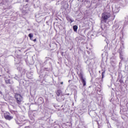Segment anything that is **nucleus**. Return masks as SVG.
<instances>
[{
  "mask_svg": "<svg viewBox=\"0 0 128 128\" xmlns=\"http://www.w3.org/2000/svg\"><path fill=\"white\" fill-rule=\"evenodd\" d=\"M78 76L80 78V80H82V82L83 84V86H86V79L84 78V74H82V71H80V73L77 72Z\"/></svg>",
  "mask_w": 128,
  "mask_h": 128,
  "instance_id": "f257e3e1",
  "label": "nucleus"
},
{
  "mask_svg": "<svg viewBox=\"0 0 128 128\" xmlns=\"http://www.w3.org/2000/svg\"><path fill=\"white\" fill-rule=\"evenodd\" d=\"M110 18V14H102V21L104 22H106V20H108Z\"/></svg>",
  "mask_w": 128,
  "mask_h": 128,
  "instance_id": "f03ea898",
  "label": "nucleus"
},
{
  "mask_svg": "<svg viewBox=\"0 0 128 128\" xmlns=\"http://www.w3.org/2000/svg\"><path fill=\"white\" fill-rule=\"evenodd\" d=\"M15 98H16L17 100L18 104H20L22 102V96L18 94L15 96Z\"/></svg>",
  "mask_w": 128,
  "mask_h": 128,
  "instance_id": "7ed1b4c3",
  "label": "nucleus"
},
{
  "mask_svg": "<svg viewBox=\"0 0 128 128\" xmlns=\"http://www.w3.org/2000/svg\"><path fill=\"white\" fill-rule=\"evenodd\" d=\"M4 118L6 120H12L13 117L10 116V114L9 112H6L4 114Z\"/></svg>",
  "mask_w": 128,
  "mask_h": 128,
  "instance_id": "20e7f679",
  "label": "nucleus"
},
{
  "mask_svg": "<svg viewBox=\"0 0 128 128\" xmlns=\"http://www.w3.org/2000/svg\"><path fill=\"white\" fill-rule=\"evenodd\" d=\"M56 92L57 96H60L62 94V92L60 90H58Z\"/></svg>",
  "mask_w": 128,
  "mask_h": 128,
  "instance_id": "39448f33",
  "label": "nucleus"
},
{
  "mask_svg": "<svg viewBox=\"0 0 128 128\" xmlns=\"http://www.w3.org/2000/svg\"><path fill=\"white\" fill-rule=\"evenodd\" d=\"M66 18L68 22H70V24H72V22H74V20H72L70 17L69 16H66Z\"/></svg>",
  "mask_w": 128,
  "mask_h": 128,
  "instance_id": "423d86ee",
  "label": "nucleus"
},
{
  "mask_svg": "<svg viewBox=\"0 0 128 128\" xmlns=\"http://www.w3.org/2000/svg\"><path fill=\"white\" fill-rule=\"evenodd\" d=\"M78 26L75 25L73 26V30L76 32H78Z\"/></svg>",
  "mask_w": 128,
  "mask_h": 128,
  "instance_id": "0eeeda50",
  "label": "nucleus"
},
{
  "mask_svg": "<svg viewBox=\"0 0 128 128\" xmlns=\"http://www.w3.org/2000/svg\"><path fill=\"white\" fill-rule=\"evenodd\" d=\"M5 82H6V84H12V82H10V80H6Z\"/></svg>",
  "mask_w": 128,
  "mask_h": 128,
  "instance_id": "6e6552de",
  "label": "nucleus"
},
{
  "mask_svg": "<svg viewBox=\"0 0 128 128\" xmlns=\"http://www.w3.org/2000/svg\"><path fill=\"white\" fill-rule=\"evenodd\" d=\"M21 122H22V120L20 121V120H18L16 121V123L18 124H20Z\"/></svg>",
  "mask_w": 128,
  "mask_h": 128,
  "instance_id": "1a4fd4ad",
  "label": "nucleus"
},
{
  "mask_svg": "<svg viewBox=\"0 0 128 128\" xmlns=\"http://www.w3.org/2000/svg\"><path fill=\"white\" fill-rule=\"evenodd\" d=\"M104 73H105L104 71L102 72V78H104Z\"/></svg>",
  "mask_w": 128,
  "mask_h": 128,
  "instance_id": "9d476101",
  "label": "nucleus"
},
{
  "mask_svg": "<svg viewBox=\"0 0 128 128\" xmlns=\"http://www.w3.org/2000/svg\"><path fill=\"white\" fill-rule=\"evenodd\" d=\"M28 36L30 38H32V34H30Z\"/></svg>",
  "mask_w": 128,
  "mask_h": 128,
  "instance_id": "9b49d317",
  "label": "nucleus"
},
{
  "mask_svg": "<svg viewBox=\"0 0 128 128\" xmlns=\"http://www.w3.org/2000/svg\"><path fill=\"white\" fill-rule=\"evenodd\" d=\"M60 84H64V82H61Z\"/></svg>",
  "mask_w": 128,
  "mask_h": 128,
  "instance_id": "f8f14e48",
  "label": "nucleus"
},
{
  "mask_svg": "<svg viewBox=\"0 0 128 128\" xmlns=\"http://www.w3.org/2000/svg\"><path fill=\"white\" fill-rule=\"evenodd\" d=\"M34 42H36V39H34V40H33Z\"/></svg>",
  "mask_w": 128,
  "mask_h": 128,
  "instance_id": "ddd939ff",
  "label": "nucleus"
},
{
  "mask_svg": "<svg viewBox=\"0 0 128 128\" xmlns=\"http://www.w3.org/2000/svg\"><path fill=\"white\" fill-rule=\"evenodd\" d=\"M72 82V80H68V82Z\"/></svg>",
  "mask_w": 128,
  "mask_h": 128,
  "instance_id": "4468645a",
  "label": "nucleus"
},
{
  "mask_svg": "<svg viewBox=\"0 0 128 128\" xmlns=\"http://www.w3.org/2000/svg\"><path fill=\"white\" fill-rule=\"evenodd\" d=\"M18 70H20V68H18Z\"/></svg>",
  "mask_w": 128,
  "mask_h": 128,
  "instance_id": "2eb2a0df",
  "label": "nucleus"
},
{
  "mask_svg": "<svg viewBox=\"0 0 128 128\" xmlns=\"http://www.w3.org/2000/svg\"><path fill=\"white\" fill-rule=\"evenodd\" d=\"M30 94H32V91H30Z\"/></svg>",
  "mask_w": 128,
  "mask_h": 128,
  "instance_id": "dca6fc26",
  "label": "nucleus"
},
{
  "mask_svg": "<svg viewBox=\"0 0 128 128\" xmlns=\"http://www.w3.org/2000/svg\"><path fill=\"white\" fill-rule=\"evenodd\" d=\"M102 30H104V28H102Z\"/></svg>",
  "mask_w": 128,
  "mask_h": 128,
  "instance_id": "f3484780",
  "label": "nucleus"
},
{
  "mask_svg": "<svg viewBox=\"0 0 128 128\" xmlns=\"http://www.w3.org/2000/svg\"><path fill=\"white\" fill-rule=\"evenodd\" d=\"M62 96H64V94H62Z\"/></svg>",
  "mask_w": 128,
  "mask_h": 128,
  "instance_id": "a211bd4d",
  "label": "nucleus"
}]
</instances>
